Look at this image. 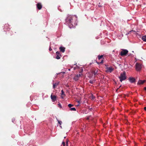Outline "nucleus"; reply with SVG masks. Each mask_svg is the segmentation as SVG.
I'll return each instance as SVG.
<instances>
[{"label": "nucleus", "instance_id": "1", "mask_svg": "<svg viewBox=\"0 0 146 146\" xmlns=\"http://www.w3.org/2000/svg\"><path fill=\"white\" fill-rule=\"evenodd\" d=\"M77 19L76 15H68L65 19L66 24L70 29L74 28L77 25Z\"/></svg>", "mask_w": 146, "mask_h": 146}, {"label": "nucleus", "instance_id": "2", "mask_svg": "<svg viewBox=\"0 0 146 146\" xmlns=\"http://www.w3.org/2000/svg\"><path fill=\"white\" fill-rule=\"evenodd\" d=\"M119 78L120 79V81L121 82L125 80L126 79L125 72H124L122 73H121L120 76L119 77Z\"/></svg>", "mask_w": 146, "mask_h": 146}, {"label": "nucleus", "instance_id": "3", "mask_svg": "<svg viewBox=\"0 0 146 146\" xmlns=\"http://www.w3.org/2000/svg\"><path fill=\"white\" fill-rule=\"evenodd\" d=\"M128 51L126 49H122V51L120 52V55L121 56L126 55L128 53Z\"/></svg>", "mask_w": 146, "mask_h": 146}, {"label": "nucleus", "instance_id": "4", "mask_svg": "<svg viewBox=\"0 0 146 146\" xmlns=\"http://www.w3.org/2000/svg\"><path fill=\"white\" fill-rule=\"evenodd\" d=\"M141 64L139 63H136L135 65V68L137 71H140L141 68Z\"/></svg>", "mask_w": 146, "mask_h": 146}, {"label": "nucleus", "instance_id": "5", "mask_svg": "<svg viewBox=\"0 0 146 146\" xmlns=\"http://www.w3.org/2000/svg\"><path fill=\"white\" fill-rule=\"evenodd\" d=\"M56 58L57 59H59L60 58V57H61V55L60 54V52L58 51H57L56 52Z\"/></svg>", "mask_w": 146, "mask_h": 146}, {"label": "nucleus", "instance_id": "6", "mask_svg": "<svg viewBox=\"0 0 146 146\" xmlns=\"http://www.w3.org/2000/svg\"><path fill=\"white\" fill-rule=\"evenodd\" d=\"M129 80L131 83H134L135 81V79L132 77H130L129 78Z\"/></svg>", "mask_w": 146, "mask_h": 146}, {"label": "nucleus", "instance_id": "7", "mask_svg": "<svg viewBox=\"0 0 146 146\" xmlns=\"http://www.w3.org/2000/svg\"><path fill=\"white\" fill-rule=\"evenodd\" d=\"M51 99L52 102H55L56 100V96L55 95H53L52 94L51 95Z\"/></svg>", "mask_w": 146, "mask_h": 146}, {"label": "nucleus", "instance_id": "8", "mask_svg": "<svg viewBox=\"0 0 146 146\" xmlns=\"http://www.w3.org/2000/svg\"><path fill=\"white\" fill-rule=\"evenodd\" d=\"M36 6L37 8L39 10L41 9L42 7L41 4L40 3H38L36 4Z\"/></svg>", "mask_w": 146, "mask_h": 146}, {"label": "nucleus", "instance_id": "9", "mask_svg": "<svg viewBox=\"0 0 146 146\" xmlns=\"http://www.w3.org/2000/svg\"><path fill=\"white\" fill-rule=\"evenodd\" d=\"M145 82V80H139L138 82L137 83V84L140 85L143 84Z\"/></svg>", "mask_w": 146, "mask_h": 146}, {"label": "nucleus", "instance_id": "10", "mask_svg": "<svg viewBox=\"0 0 146 146\" xmlns=\"http://www.w3.org/2000/svg\"><path fill=\"white\" fill-rule=\"evenodd\" d=\"M113 70V69L112 68L110 67L107 68V71L108 72H111Z\"/></svg>", "mask_w": 146, "mask_h": 146}, {"label": "nucleus", "instance_id": "11", "mask_svg": "<svg viewBox=\"0 0 146 146\" xmlns=\"http://www.w3.org/2000/svg\"><path fill=\"white\" fill-rule=\"evenodd\" d=\"M73 79L74 80H75V81H77L78 79L79 78L78 77V76H77L76 75L73 78Z\"/></svg>", "mask_w": 146, "mask_h": 146}, {"label": "nucleus", "instance_id": "12", "mask_svg": "<svg viewBox=\"0 0 146 146\" xmlns=\"http://www.w3.org/2000/svg\"><path fill=\"white\" fill-rule=\"evenodd\" d=\"M58 84V83H55V84H53V87L54 88H55L56 87V86Z\"/></svg>", "mask_w": 146, "mask_h": 146}, {"label": "nucleus", "instance_id": "13", "mask_svg": "<svg viewBox=\"0 0 146 146\" xmlns=\"http://www.w3.org/2000/svg\"><path fill=\"white\" fill-rule=\"evenodd\" d=\"M142 40L145 42H146V35L143 36L142 37Z\"/></svg>", "mask_w": 146, "mask_h": 146}, {"label": "nucleus", "instance_id": "14", "mask_svg": "<svg viewBox=\"0 0 146 146\" xmlns=\"http://www.w3.org/2000/svg\"><path fill=\"white\" fill-rule=\"evenodd\" d=\"M68 142H69V140H68V139H67L66 140V143L64 142V146H65V145H66V146H68Z\"/></svg>", "mask_w": 146, "mask_h": 146}, {"label": "nucleus", "instance_id": "15", "mask_svg": "<svg viewBox=\"0 0 146 146\" xmlns=\"http://www.w3.org/2000/svg\"><path fill=\"white\" fill-rule=\"evenodd\" d=\"M60 51L63 52H64V48L62 47H60L59 48Z\"/></svg>", "mask_w": 146, "mask_h": 146}, {"label": "nucleus", "instance_id": "16", "mask_svg": "<svg viewBox=\"0 0 146 146\" xmlns=\"http://www.w3.org/2000/svg\"><path fill=\"white\" fill-rule=\"evenodd\" d=\"M98 70L94 71L93 72V73L95 75L98 74Z\"/></svg>", "mask_w": 146, "mask_h": 146}, {"label": "nucleus", "instance_id": "17", "mask_svg": "<svg viewBox=\"0 0 146 146\" xmlns=\"http://www.w3.org/2000/svg\"><path fill=\"white\" fill-rule=\"evenodd\" d=\"M62 92V94H61V97L62 98V99L63 98H64V96H63V94H64V92H63V90H62L61 91Z\"/></svg>", "mask_w": 146, "mask_h": 146}, {"label": "nucleus", "instance_id": "18", "mask_svg": "<svg viewBox=\"0 0 146 146\" xmlns=\"http://www.w3.org/2000/svg\"><path fill=\"white\" fill-rule=\"evenodd\" d=\"M70 110L72 111H76V109L75 108H71L70 109Z\"/></svg>", "mask_w": 146, "mask_h": 146}, {"label": "nucleus", "instance_id": "19", "mask_svg": "<svg viewBox=\"0 0 146 146\" xmlns=\"http://www.w3.org/2000/svg\"><path fill=\"white\" fill-rule=\"evenodd\" d=\"M95 80H90L89 81V82L91 84H93L94 82H95Z\"/></svg>", "mask_w": 146, "mask_h": 146}, {"label": "nucleus", "instance_id": "20", "mask_svg": "<svg viewBox=\"0 0 146 146\" xmlns=\"http://www.w3.org/2000/svg\"><path fill=\"white\" fill-rule=\"evenodd\" d=\"M103 56L102 55H99L98 56V59L99 60Z\"/></svg>", "mask_w": 146, "mask_h": 146}, {"label": "nucleus", "instance_id": "21", "mask_svg": "<svg viewBox=\"0 0 146 146\" xmlns=\"http://www.w3.org/2000/svg\"><path fill=\"white\" fill-rule=\"evenodd\" d=\"M68 106L69 108H71L72 106H73V105L71 104H69L68 105Z\"/></svg>", "mask_w": 146, "mask_h": 146}, {"label": "nucleus", "instance_id": "22", "mask_svg": "<svg viewBox=\"0 0 146 146\" xmlns=\"http://www.w3.org/2000/svg\"><path fill=\"white\" fill-rule=\"evenodd\" d=\"M57 120L58 121V123L60 124V125H61L62 123V122L61 121H59V120H58L57 119Z\"/></svg>", "mask_w": 146, "mask_h": 146}, {"label": "nucleus", "instance_id": "23", "mask_svg": "<svg viewBox=\"0 0 146 146\" xmlns=\"http://www.w3.org/2000/svg\"><path fill=\"white\" fill-rule=\"evenodd\" d=\"M82 75V74H77V75H76L77 76H78V78L81 76Z\"/></svg>", "mask_w": 146, "mask_h": 146}, {"label": "nucleus", "instance_id": "24", "mask_svg": "<svg viewBox=\"0 0 146 146\" xmlns=\"http://www.w3.org/2000/svg\"><path fill=\"white\" fill-rule=\"evenodd\" d=\"M58 107H59L60 108H62V106H61V104H58Z\"/></svg>", "mask_w": 146, "mask_h": 146}, {"label": "nucleus", "instance_id": "25", "mask_svg": "<svg viewBox=\"0 0 146 146\" xmlns=\"http://www.w3.org/2000/svg\"><path fill=\"white\" fill-rule=\"evenodd\" d=\"M92 98L93 100H94L95 99V97L94 96H92Z\"/></svg>", "mask_w": 146, "mask_h": 146}, {"label": "nucleus", "instance_id": "26", "mask_svg": "<svg viewBox=\"0 0 146 146\" xmlns=\"http://www.w3.org/2000/svg\"><path fill=\"white\" fill-rule=\"evenodd\" d=\"M98 6H99V7H101V5H100V3H99V4L98 5Z\"/></svg>", "mask_w": 146, "mask_h": 146}, {"label": "nucleus", "instance_id": "27", "mask_svg": "<svg viewBox=\"0 0 146 146\" xmlns=\"http://www.w3.org/2000/svg\"><path fill=\"white\" fill-rule=\"evenodd\" d=\"M49 51H51V50H52V48H51V47H50V48H49Z\"/></svg>", "mask_w": 146, "mask_h": 146}, {"label": "nucleus", "instance_id": "28", "mask_svg": "<svg viewBox=\"0 0 146 146\" xmlns=\"http://www.w3.org/2000/svg\"><path fill=\"white\" fill-rule=\"evenodd\" d=\"M62 145L64 146V141H63L62 143Z\"/></svg>", "mask_w": 146, "mask_h": 146}, {"label": "nucleus", "instance_id": "29", "mask_svg": "<svg viewBox=\"0 0 146 146\" xmlns=\"http://www.w3.org/2000/svg\"><path fill=\"white\" fill-rule=\"evenodd\" d=\"M144 110H145L146 111V107H144Z\"/></svg>", "mask_w": 146, "mask_h": 146}, {"label": "nucleus", "instance_id": "30", "mask_svg": "<svg viewBox=\"0 0 146 146\" xmlns=\"http://www.w3.org/2000/svg\"><path fill=\"white\" fill-rule=\"evenodd\" d=\"M103 62V61L102 60L101 62L100 63H102Z\"/></svg>", "mask_w": 146, "mask_h": 146}, {"label": "nucleus", "instance_id": "31", "mask_svg": "<svg viewBox=\"0 0 146 146\" xmlns=\"http://www.w3.org/2000/svg\"><path fill=\"white\" fill-rule=\"evenodd\" d=\"M58 9L59 10H60L61 11H61V10L60 9V8L59 7H58Z\"/></svg>", "mask_w": 146, "mask_h": 146}, {"label": "nucleus", "instance_id": "32", "mask_svg": "<svg viewBox=\"0 0 146 146\" xmlns=\"http://www.w3.org/2000/svg\"><path fill=\"white\" fill-rule=\"evenodd\" d=\"M144 90H146V87H145V88H144Z\"/></svg>", "mask_w": 146, "mask_h": 146}, {"label": "nucleus", "instance_id": "33", "mask_svg": "<svg viewBox=\"0 0 146 146\" xmlns=\"http://www.w3.org/2000/svg\"><path fill=\"white\" fill-rule=\"evenodd\" d=\"M68 70L69 71L70 70V69H68Z\"/></svg>", "mask_w": 146, "mask_h": 146}, {"label": "nucleus", "instance_id": "34", "mask_svg": "<svg viewBox=\"0 0 146 146\" xmlns=\"http://www.w3.org/2000/svg\"><path fill=\"white\" fill-rule=\"evenodd\" d=\"M74 70L75 69V68H74Z\"/></svg>", "mask_w": 146, "mask_h": 146}, {"label": "nucleus", "instance_id": "35", "mask_svg": "<svg viewBox=\"0 0 146 146\" xmlns=\"http://www.w3.org/2000/svg\"><path fill=\"white\" fill-rule=\"evenodd\" d=\"M133 31V30H132L131 31H130V32Z\"/></svg>", "mask_w": 146, "mask_h": 146}, {"label": "nucleus", "instance_id": "36", "mask_svg": "<svg viewBox=\"0 0 146 146\" xmlns=\"http://www.w3.org/2000/svg\"><path fill=\"white\" fill-rule=\"evenodd\" d=\"M130 54H129V56H130Z\"/></svg>", "mask_w": 146, "mask_h": 146}, {"label": "nucleus", "instance_id": "37", "mask_svg": "<svg viewBox=\"0 0 146 146\" xmlns=\"http://www.w3.org/2000/svg\"><path fill=\"white\" fill-rule=\"evenodd\" d=\"M132 52H134V51H132Z\"/></svg>", "mask_w": 146, "mask_h": 146}]
</instances>
